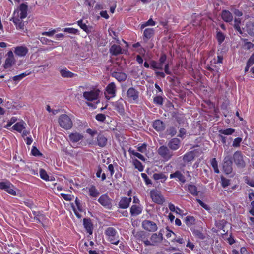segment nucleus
<instances>
[{"label":"nucleus","mask_w":254,"mask_h":254,"mask_svg":"<svg viewBox=\"0 0 254 254\" xmlns=\"http://www.w3.org/2000/svg\"><path fill=\"white\" fill-rule=\"evenodd\" d=\"M105 234L107 236V239L111 243L116 245L119 243V235L114 228L111 227L107 228L105 231Z\"/></svg>","instance_id":"nucleus-1"},{"label":"nucleus","mask_w":254,"mask_h":254,"mask_svg":"<svg viewBox=\"0 0 254 254\" xmlns=\"http://www.w3.org/2000/svg\"><path fill=\"white\" fill-rule=\"evenodd\" d=\"M150 196L152 201L157 204L162 205L165 201L164 196L160 190L154 189L150 190Z\"/></svg>","instance_id":"nucleus-2"},{"label":"nucleus","mask_w":254,"mask_h":254,"mask_svg":"<svg viewBox=\"0 0 254 254\" xmlns=\"http://www.w3.org/2000/svg\"><path fill=\"white\" fill-rule=\"evenodd\" d=\"M59 123L61 127L66 130L70 129L73 125L71 119L65 114H63L59 117Z\"/></svg>","instance_id":"nucleus-3"},{"label":"nucleus","mask_w":254,"mask_h":254,"mask_svg":"<svg viewBox=\"0 0 254 254\" xmlns=\"http://www.w3.org/2000/svg\"><path fill=\"white\" fill-rule=\"evenodd\" d=\"M158 153L165 161L169 160L173 155V152L168 147L164 145L161 146L158 148Z\"/></svg>","instance_id":"nucleus-4"},{"label":"nucleus","mask_w":254,"mask_h":254,"mask_svg":"<svg viewBox=\"0 0 254 254\" xmlns=\"http://www.w3.org/2000/svg\"><path fill=\"white\" fill-rule=\"evenodd\" d=\"M99 90H93L90 91H86L83 92V96L85 99L88 101H96L97 103L99 102Z\"/></svg>","instance_id":"nucleus-5"},{"label":"nucleus","mask_w":254,"mask_h":254,"mask_svg":"<svg viewBox=\"0 0 254 254\" xmlns=\"http://www.w3.org/2000/svg\"><path fill=\"white\" fill-rule=\"evenodd\" d=\"M98 202L104 208L112 209V200L109 197L107 194H102L98 199Z\"/></svg>","instance_id":"nucleus-6"},{"label":"nucleus","mask_w":254,"mask_h":254,"mask_svg":"<svg viewBox=\"0 0 254 254\" xmlns=\"http://www.w3.org/2000/svg\"><path fill=\"white\" fill-rule=\"evenodd\" d=\"M127 97L130 103H137L139 92L133 87H130L127 92Z\"/></svg>","instance_id":"nucleus-7"},{"label":"nucleus","mask_w":254,"mask_h":254,"mask_svg":"<svg viewBox=\"0 0 254 254\" xmlns=\"http://www.w3.org/2000/svg\"><path fill=\"white\" fill-rule=\"evenodd\" d=\"M0 189L4 190L8 193L12 195H16V192L14 190V185L8 181L0 182Z\"/></svg>","instance_id":"nucleus-8"},{"label":"nucleus","mask_w":254,"mask_h":254,"mask_svg":"<svg viewBox=\"0 0 254 254\" xmlns=\"http://www.w3.org/2000/svg\"><path fill=\"white\" fill-rule=\"evenodd\" d=\"M16 26V29L23 31L24 29V22L23 19L20 18L19 16V11H14L13 14V17L10 19Z\"/></svg>","instance_id":"nucleus-9"},{"label":"nucleus","mask_w":254,"mask_h":254,"mask_svg":"<svg viewBox=\"0 0 254 254\" xmlns=\"http://www.w3.org/2000/svg\"><path fill=\"white\" fill-rule=\"evenodd\" d=\"M116 94V86L114 82L109 83L106 87L105 95L106 98L110 100L111 98H114Z\"/></svg>","instance_id":"nucleus-10"},{"label":"nucleus","mask_w":254,"mask_h":254,"mask_svg":"<svg viewBox=\"0 0 254 254\" xmlns=\"http://www.w3.org/2000/svg\"><path fill=\"white\" fill-rule=\"evenodd\" d=\"M223 169L226 174L229 175L232 173V161L231 156H227L224 158Z\"/></svg>","instance_id":"nucleus-11"},{"label":"nucleus","mask_w":254,"mask_h":254,"mask_svg":"<svg viewBox=\"0 0 254 254\" xmlns=\"http://www.w3.org/2000/svg\"><path fill=\"white\" fill-rule=\"evenodd\" d=\"M233 160L236 165L239 167L243 168L246 164L244 160V155L240 151H236L233 154Z\"/></svg>","instance_id":"nucleus-12"},{"label":"nucleus","mask_w":254,"mask_h":254,"mask_svg":"<svg viewBox=\"0 0 254 254\" xmlns=\"http://www.w3.org/2000/svg\"><path fill=\"white\" fill-rule=\"evenodd\" d=\"M142 227L144 229L149 232H155L158 229V227L155 222L148 220L143 221Z\"/></svg>","instance_id":"nucleus-13"},{"label":"nucleus","mask_w":254,"mask_h":254,"mask_svg":"<svg viewBox=\"0 0 254 254\" xmlns=\"http://www.w3.org/2000/svg\"><path fill=\"white\" fill-rule=\"evenodd\" d=\"M111 104L113 106L114 109L117 111L121 115H122L124 113L125 101L123 99L120 98L117 101L111 102Z\"/></svg>","instance_id":"nucleus-14"},{"label":"nucleus","mask_w":254,"mask_h":254,"mask_svg":"<svg viewBox=\"0 0 254 254\" xmlns=\"http://www.w3.org/2000/svg\"><path fill=\"white\" fill-rule=\"evenodd\" d=\"M68 137L69 141L74 144L82 140L84 138V135L82 133L74 131L69 134Z\"/></svg>","instance_id":"nucleus-15"},{"label":"nucleus","mask_w":254,"mask_h":254,"mask_svg":"<svg viewBox=\"0 0 254 254\" xmlns=\"http://www.w3.org/2000/svg\"><path fill=\"white\" fill-rule=\"evenodd\" d=\"M181 145V141L177 138H173L168 142V148L172 150L176 151L178 150Z\"/></svg>","instance_id":"nucleus-16"},{"label":"nucleus","mask_w":254,"mask_h":254,"mask_svg":"<svg viewBox=\"0 0 254 254\" xmlns=\"http://www.w3.org/2000/svg\"><path fill=\"white\" fill-rule=\"evenodd\" d=\"M131 197H122L119 202L118 205L119 208L121 209H127V208L130 202H131Z\"/></svg>","instance_id":"nucleus-17"},{"label":"nucleus","mask_w":254,"mask_h":254,"mask_svg":"<svg viewBox=\"0 0 254 254\" xmlns=\"http://www.w3.org/2000/svg\"><path fill=\"white\" fill-rule=\"evenodd\" d=\"M143 210V207L140 204L132 205L130 208V214L132 216L140 215Z\"/></svg>","instance_id":"nucleus-18"},{"label":"nucleus","mask_w":254,"mask_h":254,"mask_svg":"<svg viewBox=\"0 0 254 254\" xmlns=\"http://www.w3.org/2000/svg\"><path fill=\"white\" fill-rule=\"evenodd\" d=\"M171 179L175 178L176 180L181 182V183H185L186 182V178L184 175L180 171H176L174 173L170 175Z\"/></svg>","instance_id":"nucleus-19"},{"label":"nucleus","mask_w":254,"mask_h":254,"mask_svg":"<svg viewBox=\"0 0 254 254\" xmlns=\"http://www.w3.org/2000/svg\"><path fill=\"white\" fill-rule=\"evenodd\" d=\"M153 127L156 131L161 132L165 129V125L161 120H156L153 123Z\"/></svg>","instance_id":"nucleus-20"},{"label":"nucleus","mask_w":254,"mask_h":254,"mask_svg":"<svg viewBox=\"0 0 254 254\" xmlns=\"http://www.w3.org/2000/svg\"><path fill=\"white\" fill-rule=\"evenodd\" d=\"M27 10L28 6L24 3H22L20 5L19 9H17L16 11H19V18L24 19L27 17Z\"/></svg>","instance_id":"nucleus-21"},{"label":"nucleus","mask_w":254,"mask_h":254,"mask_svg":"<svg viewBox=\"0 0 254 254\" xmlns=\"http://www.w3.org/2000/svg\"><path fill=\"white\" fill-rule=\"evenodd\" d=\"M83 225L87 231V233L89 234H92L93 233V225L90 218L83 219Z\"/></svg>","instance_id":"nucleus-22"},{"label":"nucleus","mask_w":254,"mask_h":254,"mask_svg":"<svg viewBox=\"0 0 254 254\" xmlns=\"http://www.w3.org/2000/svg\"><path fill=\"white\" fill-rule=\"evenodd\" d=\"M28 51V49L27 47L21 46L15 47L14 53L16 55L19 57H23L27 54Z\"/></svg>","instance_id":"nucleus-23"},{"label":"nucleus","mask_w":254,"mask_h":254,"mask_svg":"<svg viewBox=\"0 0 254 254\" xmlns=\"http://www.w3.org/2000/svg\"><path fill=\"white\" fill-rule=\"evenodd\" d=\"M221 17L225 22L228 23L231 22L233 19L232 14L229 11L227 10H224L222 11Z\"/></svg>","instance_id":"nucleus-24"},{"label":"nucleus","mask_w":254,"mask_h":254,"mask_svg":"<svg viewBox=\"0 0 254 254\" xmlns=\"http://www.w3.org/2000/svg\"><path fill=\"white\" fill-rule=\"evenodd\" d=\"M109 51L112 56H117L122 53V49L120 45L113 44L111 46Z\"/></svg>","instance_id":"nucleus-25"},{"label":"nucleus","mask_w":254,"mask_h":254,"mask_svg":"<svg viewBox=\"0 0 254 254\" xmlns=\"http://www.w3.org/2000/svg\"><path fill=\"white\" fill-rule=\"evenodd\" d=\"M195 156L194 151L187 152L183 156V160L185 163H188L192 161Z\"/></svg>","instance_id":"nucleus-26"},{"label":"nucleus","mask_w":254,"mask_h":254,"mask_svg":"<svg viewBox=\"0 0 254 254\" xmlns=\"http://www.w3.org/2000/svg\"><path fill=\"white\" fill-rule=\"evenodd\" d=\"M26 123L23 121L16 123L12 126V129L19 133H21L25 129Z\"/></svg>","instance_id":"nucleus-27"},{"label":"nucleus","mask_w":254,"mask_h":254,"mask_svg":"<svg viewBox=\"0 0 254 254\" xmlns=\"http://www.w3.org/2000/svg\"><path fill=\"white\" fill-rule=\"evenodd\" d=\"M60 72L64 78H73L77 76V74L70 72L66 68L60 69Z\"/></svg>","instance_id":"nucleus-28"},{"label":"nucleus","mask_w":254,"mask_h":254,"mask_svg":"<svg viewBox=\"0 0 254 254\" xmlns=\"http://www.w3.org/2000/svg\"><path fill=\"white\" fill-rule=\"evenodd\" d=\"M162 239L163 234L161 232H159L158 234L153 233L150 237L151 241L154 244V245L161 242Z\"/></svg>","instance_id":"nucleus-29"},{"label":"nucleus","mask_w":254,"mask_h":254,"mask_svg":"<svg viewBox=\"0 0 254 254\" xmlns=\"http://www.w3.org/2000/svg\"><path fill=\"white\" fill-rule=\"evenodd\" d=\"M97 145L100 147L105 146L107 143V138L102 134H99L97 137Z\"/></svg>","instance_id":"nucleus-30"},{"label":"nucleus","mask_w":254,"mask_h":254,"mask_svg":"<svg viewBox=\"0 0 254 254\" xmlns=\"http://www.w3.org/2000/svg\"><path fill=\"white\" fill-rule=\"evenodd\" d=\"M112 76L115 78L118 81H124L127 79L126 74L123 72H114L112 73Z\"/></svg>","instance_id":"nucleus-31"},{"label":"nucleus","mask_w":254,"mask_h":254,"mask_svg":"<svg viewBox=\"0 0 254 254\" xmlns=\"http://www.w3.org/2000/svg\"><path fill=\"white\" fill-rule=\"evenodd\" d=\"M88 193L89 196L92 197H97L100 194L99 190L96 188V187L94 185H92L89 188Z\"/></svg>","instance_id":"nucleus-32"},{"label":"nucleus","mask_w":254,"mask_h":254,"mask_svg":"<svg viewBox=\"0 0 254 254\" xmlns=\"http://www.w3.org/2000/svg\"><path fill=\"white\" fill-rule=\"evenodd\" d=\"M167 176H166L164 173H154L153 175V178L154 180L157 181L160 180L162 183H164L167 179Z\"/></svg>","instance_id":"nucleus-33"},{"label":"nucleus","mask_w":254,"mask_h":254,"mask_svg":"<svg viewBox=\"0 0 254 254\" xmlns=\"http://www.w3.org/2000/svg\"><path fill=\"white\" fill-rule=\"evenodd\" d=\"M191 231L193 235L196 238L201 240H203L205 238V236L202 233L201 229L191 228Z\"/></svg>","instance_id":"nucleus-34"},{"label":"nucleus","mask_w":254,"mask_h":254,"mask_svg":"<svg viewBox=\"0 0 254 254\" xmlns=\"http://www.w3.org/2000/svg\"><path fill=\"white\" fill-rule=\"evenodd\" d=\"M188 191L192 195L197 196L198 194L197 187L192 184H189L187 186Z\"/></svg>","instance_id":"nucleus-35"},{"label":"nucleus","mask_w":254,"mask_h":254,"mask_svg":"<svg viewBox=\"0 0 254 254\" xmlns=\"http://www.w3.org/2000/svg\"><path fill=\"white\" fill-rule=\"evenodd\" d=\"M150 67L152 69H160L162 70L163 68V64H160L159 62L154 60H152L150 62Z\"/></svg>","instance_id":"nucleus-36"},{"label":"nucleus","mask_w":254,"mask_h":254,"mask_svg":"<svg viewBox=\"0 0 254 254\" xmlns=\"http://www.w3.org/2000/svg\"><path fill=\"white\" fill-rule=\"evenodd\" d=\"M226 223V221L224 220H221L219 221H216L215 224L216 227H217V229L215 230L213 228V232H217L221 230H223L224 228L225 224Z\"/></svg>","instance_id":"nucleus-37"},{"label":"nucleus","mask_w":254,"mask_h":254,"mask_svg":"<svg viewBox=\"0 0 254 254\" xmlns=\"http://www.w3.org/2000/svg\"><path fill=\"white\" fill-rule=\"evenodd\" d=\"M246 31L251 36H254V23L249 22L246 25Z\"/></svg>","instance_id":"nucleus-38"},{"label":"nucleus","mask_w":254,"mask_h":254,"mask_svg":"<svg viewBox=\"0 0 254 254\" xmlns=\"http://www.w3.org/2000/svg\"><path fill=\"white\" fill-rule=\"evenodd\" d=\"M31 73V71L28 70L26 71L25 72L22 73L18 75L14 76L12 77V79L14 81H19L24 78L27 75Z\"/></svg>","instance_id":"nucleus-39"},{"label":"nucleus","mask_w":254,"mask_h":254,"mask_svg":"<svg viewBox=\"0 0 254 254\" xmlns=\"http://www.w3.org/2000/svg\"><path fill=\"white\" fill-rule=\"evenodd\" d=\"M77 23L78 25L84 31H85L87 33H89L90 32V28L85 23H84L82 19L77 21Z\"/></svg>","instance_id":"nucleus-40"},{"label":"nucleus","mask_w":254,"mask_h":254,"mask_svg":"<svg viewBox=\"0 0 254 254\" xmlns=\"http://www.w3.org/2000/svg\"><path fill=\"white\" fill-rule=\"evenodd\" d=\"M195 219L193 216H188L185 219V222L187 226L190 227L195 224Z\"/></svg>","instance_id":"nucleus-41"},{"label":"nucleus","mask_w":254,"mask_h":254,"mask_svg":"<svg viewBox=\"0 0 254 254\" xmlns=\"http://www.w3.org/2000/svg\"><path fill=\"white\" fill-rule=\"evenodd\" d=\"M132 163L134 167L138 169L140 172H142L144 170V166L142 163L138 161L137 159H132Z\"/></svg>","instance_id":"nucleus-42"},{"label":"nucleus","mask_w":254,"mask_h":254,"mask_svg":"<svg viewBox=\"0 0 254 254\" xmlns=\"http://www.w3.org/2000/svg\"><path fill=\"white\" fill-rule=\"evenodd\" d=\"M154 32V30L153 28H146L144 31L143 36L147 39H149L153 35Z\"/></svg>","instance_id":"nucleus-43"},{"label":"nucleus","mask_w":254,"mask_h":254,"mask_svg":"<svg viewBox=\"0 0 254 254\" xmlns=\"http://www.w3.org/2000/svg\"><path fill=\"white\" fill-rule=\"evenodd\" d=\"M128 152L129 153L130 156L133 155L134 156L136 157L138 159H140L142 161H144L145 160V158L140 153L136 152L134 150L131 149H129L128 150Z\"/></svg>","instance_id":"nucleus-44"},{"label":"nucleus","mask_w":254,"mask_h":254,"mask_svg":"<svg viewBox=\"0 0 254 254\" xmlns=\"http://www.w3.org/2000/svg\"><path fill=\"white\" fill-rule=\"evenodd\" d=\"M32 213L34 216V219L37 223L41 222V219L43 218V215L39 211H33Z\"/></svg>","instance_id":"nucleus-45"},{"label":"nucleus","mask_w":254,"mask_h":254,"mask_svg":"<svg viewBox=\"0 0 254 254\" xmlns=\"http://www.w3.org/2000/svg\"><path fill=\"white\" fill-rule=\"evenodd\" d=\"M225 38V35L220 31L217 30L216 33V39L219 45H221L224 41Z\"/></svg>","instance_id":"nucleus-46"},{"label":"nucleus","mask_w":254,"mask_h":254,"mask_svg":"<svg viewBox=\"0 0 254 254\" xmlns=\"http://www.w3.org/2000/svg\"><path fill=\"white\" fill-rule=\"evenodd\" d=\"M39 173H40V178L41 179H42L43 180L46 181L53 180V179H49V175H48L46 171L44 169H41L40 170Z\"/></svg>","instance_id":"nucleus-47"},{"label":"nucleus","mask_w":254,"mask_h":254,"mask_svg":"<svg viewBox=\"0 0 254 254\" xmlns=\"http://www.w3.org/2000/svg\"><path fill=\"white\" fill-rule=\"evenodd\" d=\"M14 63V58H7L6 59L4 64V68L5 69L8 68L10 67Z\"/></svg>","instance_id":"nucleus-48"},{"label":"nucleus","mask_w":254,"mask_h":254,"mask_svg":"<svg viewBox=\"0 0 254 254\" xmlns=\"http://www.w3.org/2000/svg\"><path fill=\"white\" fill-rule=\"evenodd\" d=\"M240 24L241 19L240 18H235L234 20V27L240 34H242L243 32L240 27Z\"/></svg>","instance_id":"nucleus-49"},{"label":"nucleus","mask_w":254,"mask_h":254,"mask_svg":"<svg viewBox=\"0 0 254 254\" xmlns=\"http://www.w3.org/2000/svg\"><path fill=\"white\" fill-rule=\"evenodd\" d=\"M61 30L69 34H79V30L72 27L63 28Z\"/></svg>","instance_id":"nucleus-50"},{"label":"nucleus","mask_w":254,"mask_h":254,"mask_svg":"<svg viewBox=\"0 0 254 254\" xmlns=\"http://www.w3.org/2000/svg\"><path fill=\"white\" fill-rule=\"evenodd\" d=\"M235 132V129L229 128L226 129H220L218 131L219 134H224L226 135H229L232 134Z\"/></svg>","instance_id":"nucleus-51"},{"label":"nucleus","mask_w":254,"mask_h":254,"mask_svg":"<svg viewBox=\"0 0 254 254\" xmlns=\"http://www.w3.org/2000/svg\"><path fill=\"white\" fill-rule=\"evenodd\" d=\"M61 30L60 28H58L55 29L51 30L49 31L43 32L41 34L42 35H45L49 37L52 36L56 32L59 31Z\"/></svg>","instance_id":"nucleus-52"},{"label":"nucleus","mask_w":254,"mask_h":254,"mask_svg":"<svg viewBox=\"0 0 254 254\" xmlns=\"http://www.w3.org/2000/svg\"><path fill=\"white\" fill-rule=\"evenodd\" d=\"M135 237L137 240L143 241L145 238V234L143 231H139L136 233Z\"/></svg>","instance_id":"nucleus-53"},{"label":"nucleus","mask_w":254,"mask_h":254,"mask_svg":"<svg viewBox=\"0 0 254 254\" xmlns=\"http://www.w3.org/2000/svg\"><path fill=\"white\" fill-rule=\"evenodd\" d=\"M153 102L157 105H162L163 103V99L161 96H157L154 98Z\"/></svg>","instance_id":"nucleus-54"},{"label":"nucleus","mask_w":254,"mask_h":254,"mask_svg":"<svg viewBox=\"0 0 254 254\" xmlns=\"http://www.w3.org/2000/svg\"><path fill=\"white\" fill-rule=\"evenodd\" d=\"M155 24H156L155 22L154 21L152 18H150L147 21H146L144 23L141 24V28L143 29L147 26H155Z\"/></svg>","instance_id":"nucleus-55"},{"label":"nucleus","mask_w":254,"mask_h":254,"mask_svg":"<svg viewBox=\"0 0 254 254\" xmlns=\"http://www.w3.org/2000/svg\"><path fill=\"white\" fill-rule=\"evenodd\" d=\"M221 185L223 188H225L230 185V180L224 178V177H221Z\"/></svg>","instance_id":"nucleus-56"},{"label":"nucleus","mask_w":254,"mask_h":254,"mask_svg":"<svg viewBox=\"0 0 254 254\" xmlns=\"http://www.w3.org/2000/svg\"><path fill=\"white\" fill-rule=\"evenodd\" d=\"M17 120V118L16 117H12L9 120L7 121V124L5 125L4 127L8 128L13 124L15 123Z\"/></svg>","instance_id":"nucleus-57"},{"label":"nucleus","mask_w":254,"mask_h":254,"mask_svg":"<svg viewBox=\"0 0 254 254\" xmlns=\"http://www.w3.org/2000/svg\"><path fill=\"white\" fill-rule=\"evenodd\" d=\"M95 119L99 122H103L106 120V116L103 114L99 113L96 115Z\"/></svg>","instance_id":"nucleus-58"},{"label":"nucleus","mask_w":254,"mask_h":254,"mask_svg":"<svg viewBox=\"0 0 254 254\" xmlns=\"http://www.w3.org/2000/svg\"><path fill=\"white\" fill-rule=\"evenodd\" d=\"M31 153L34 156H41L42 154L35 146H33L31 150Z\"/></svg>","instance_id":"nucleus-59"},{"label":"nucleus","mask_w":254,"mask_h":254,"mask_svg":"<svg viewBox=\"0 0 254 254\" xmlns=\"http://www.w3.org/2000/svg\"><path fill=\"white\" fill-rule=\"evenodd\" d=\"M242 141V139L241 137H237L234 139L232 146L234 147H239L240 145V143Z\"/></svg>","instance_id":"nucleus-60"},{"label":"nucleus","mask_w":254,"mask_h":254,"mask_svg":"<svg viewBox=\"0 0 254 254\" xmlns=\"http://www.w3.org/2000/svg\"><path fill=\"white\" fill-rule=\"evenodd\" d=\"M137 151L141 153H144L147 149V145L145 143L142 144L141 145H138L137 147Z\"/></svg>","instance_id":"nucleus-61"},{"label":"nucleus","mask_w":254,"mask_h":254,"mask_svg":"<svg viewBox=\"0 0 254 254\" xmlns=\"http://www.w3.org/2000/svg\"><path fill=\"white\" fill-rule=\"evenodd\" d=\"M247 39H245L243 40L244 43V46L245 48L249 50L253 48L254 47V44L251 43V42L247 41Z\"/></svg>","instance_id":"nucleus-62"},{"label":"nucleus","mask_w":254,"mask_h":254,"mask_svg":"<svg viewBox=\"0 0 254 254\" xmlns=\"http://www.w3.org/2000/svg\"><path fill=\"white\" fill-rule=\"evenodd\" d=\"M141 176L144 179L146 185L152 184L151 180L148 177L147 175L145 173H141Z\"/></svg>","instance_id":"nucleus-63"},{"label":"nucleus","mask_w":254,"mask_h":254,"mask_svg":"<svg viewBox=\"0 0 254 254\" xmlns=\"http://www.w3.org/2000/svg\"><path fill=\"white\" fill-rule=\"evenodd\" d=\"M61 195L65 200L66 201H71L73 197V195L64 193H61Z\"/></svg>","instance_id":"nucleus-64"}]
</instances>
